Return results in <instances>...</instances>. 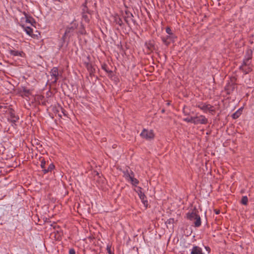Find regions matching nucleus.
<instances>
[{"label": "nucleus", "instance_id": "58836bf2", "mask_svg": "<svg viewBox=\"0 0 254 254\" xmlns=\"http://www.w3.org/2000/svg\"><path fill=\"white\" fill-rule=\"evenodd\" d=\"M183 112L185 114V115L187 116V115H189V113L188 112L186 111L185 110V106L183 108Z\"/></svg>", "mask_w": 254, "mask_h": 254}, {"label": "nucleus", "instance_id": "79ce46f5", "mask_svg": "<svg viewBox=\"0 0 254 254\" xmlns=\"http://www.w3.org/2000/svg\"><path fill=\"white\" fill-rule=\"evenodd\" d=\"M214 211L216 214H219L220 213V210H219L215 209Z\"/></svg>", "mask_w": 254, "mask_h": 254}, {"label": "nucleus", "instance_id": "72a5a7b5", "mask_svg": "<svg viewBox=\"0 0 254 254\" xmlns=\"http://www.w3.org/2000/svg\"><path fill=\"white\" fill-rule=\"evenodd\" d=\"M174 222H175L174 219L171 218H170V219H168L166 221L165 223L167 225V224H169V225L172 224L173 225L174 224Z\"/></svg>", "mask_w": 254, "mask_h": 254}, {"label": "nucleus", "instance_id": "f257e3e1", "mask_svg": "<svg viewBox=\"0 0 254 254\" xmlns=\"http://www.w3.org/2000/svg\"><path fill=\"white\" fill-rule=\"evenodd\" d=\"M187 218L190 221L194 222V226L195 227H199L201 225V219L199 215L198 214V211L194 208L191 212H189L186 214Z\"/></svg>", "mask_w": 254, "mask_h": 254}, {"label": "nucleus", "instance_id": "7c9ffc66", "mask_svg": "<svg viewBox=\"0 0 254 254\" xmlns=\"http://www.w3.org/2000/svg\"><path fill=\"white\" fill-rule=\"evenodd\" d=\"M214 107L210 104H208L207 108V111H208L210 113H213L215 112V110L213 109Z\"/></svg>", "mask_w": 254, "mask_h": 254}, {"label": "nucleus", "instance_id": "2eb2a0df", "mask_svg": "<svg viewBox=\"0 0 254 254\" xmlns=\"http://www.w3.org/2000/svg\"><path fill=\"white\" fill-rule=\"evenodd\" d=\"M166 32L168 34V35L166 36L167 37H171L172 39H171L172 42H174L175 40L177 39V36L172 32V30L170 27H167L166 28Z\"/></svg>", "mask_w": 254, "mask_h": 254}, {"label": "nucleus", "instance_id": "de8ad7c7", "mask_svg": "<svg viewBox=\"0 0 254 254\" xmlns=\"http://www.w3.org/2000/svg\"><path fill=\"white\" fill-rule=\"evenodd\" d=\"M96 174H97V175H99V173H98V172H97Z\"/></svg>", "mask_w": 254, "mask_h": 254}, {"label": "nucleus", "instance_id": "bb28decb", "mask_svg": "<svg viewBox=\"0 0 254 254\" xmlns=\"http://www.w3.org/2000/svg\"><path fill=\"white\" fill-rule=\"evenodd\" d=\"M128 181H130L131 184L134 186H136V185L139 184L138 180L134 178H132L130 177Z\"/></svg>", "mask_w": 254, "mask_h": 254}, {"label": "nucleus", "instance_id": "09e8293b", "mask_svg": "<svg viewBox=\"0 0 254 254\" xmlns=\"http://www.w3.org/2000/svg\"><path fill=\"white\" fill-rule=\"evenodd\" d=\"M97 254V253H94V254Z\"/></svg>", "mask_w": 254, "mask_h": 254}, {"label": "nucleus", "instance_id": "a878e982", "mask_svg": "<svg viewBox=\"0 0 254 254\" xmlns=\"http://www.w3.org/2000/svg\"><path fill=\"white\" fill-rule=\"evenodd\" d=\"M241 115V111H240V109H239L232 114V117L233 119H237Z\"/></svg>", "mask_w": 254, "mask_h": 254}, {"label": "nucleus", "instance_id": "4c0bfd02", "mask_svg": "<svg viewBox=\"0 0 254 254\" xmlns=\"http://www.w3.org/2000/svg\"><path fill=\"white\" fill-rule=\"evenodd\" d=\"M69 254H75V250L73 248L69 249Z\"/></svg>", "mask_w": 254, "mask_h": 254}, {"label": "nucleus", "instance_id": "412c9836", "mask_svg": "<svg viewBox=\"0 0 254 254\" xmlns=\"http://www.w3.org/2000/svg\"><path fill=\"white\" fill-rule=\"evenodd\" d=\"M81 15L82 19L86 23H89L92 15H89L88 14H82Z\"/></svg>", "mask_w": 254, "mask_h": 254}, {"label": "nucleus", "instance_id": "39448f33", "mask_svg": "<svg viewBox=\"0 0 254 254\" xmlns=\"http://www.w3.org/2000/svg\"><path fill=\"white\" fill-rule=\"evenodd\" d=\"M140 136L145 138L146 140H151L154 138L155 134L153 130H147L144 128L141 133L140 134Z\"/></svg>", "mask_w": 254, "mask_h": 254}, {"label": "nucleus", "instance_id": "c85d7f7f", "mask_svg": "<svg viewBox=\"0 0 254 254\" xmlns=\"http://www.w3.org/2000/svg\"><path fill=\"white\" fill-rule=\"evenodd\" d=\"M25 31L28 35H31L33 33V29L30 27L27 26L25 28Z\"/></svg>", "mask_w": 254, "mask_h": 254}, {"label": "nucleus", "instance_id": "ddd939ff", "mask_svg": "<svg viewBox=\"0 0 254 254\" xmlns=\"http://www.w3.org/2000/svg\"><path fill=\"white\" fill-rule=\"evenodd\" d=\"M138 195L144 206L147 208L148 203L146 195L141 190L138 192Z\"/></svg>", "mask_w": 254, "mask_h": 254}, {"label": "nucleus", "instance_id": "393cba45", "mask_svg": "<svg viewBox=\"0 0 254 254\" xmlns=\"http://www.w3.org/2000/svg\"><path fill=\"white\" fill-rule=\"evenodd\" d=\"M22 92H23L24 93V95L26 97H28L31 94V91L24 87H22Z\"/></svg>", "mask_w": 254, "mask_h": 254}, {"label": "nucleus", "instance_id": "6e6552de", "mask_svg": "<svg viewBox=\"0 0 254 254\" xmlns=\"http://www.w3.org/2000/svg\"><path fill=\"white\" fill-rule=\"evenodd\" d=\"M194 119L193 124L194 125H197L199 124L205 125L208 123L207 119L203 115L194 117Z\"/></svg>", "mask_w": 254, "mask_h": 254}, {"label": "nucleus", "instance_id": "f704fd0d", "mask_svg": "<svg viewBox=\"0 0 254 254\" xmlns=\"http://www.w3.org/2000/svg\"><path fill=\"white\" fill-rule=\"evenodd\" d=\"M46 164V162L45 160H44V159H43L41 160V165H40L41 168H42L43 170L45 169V168Z\"/></svg>", "mask_w": 254, "mask_h": 254}, {"label": "nucleus", "instance_id": "a18cd8bd", "mask_svg": "<svg viewBox=\"0 0 254 254\" xmlns=\"http://www.w3.org/2000/svg\"><path fill=\"white\" fill-rule=\"evenodd\" d=\"M94 5L95 6H96V3H94Z\"/></svg>", "mask_w": 254, "mask_h": 254}, {"label": "nucleus", "instance_id": "cd10ccee", "mask_svg": "<svg viewBox=\"0 0 254 254\" xmlns=\"http://www.w3.org/2000/svg\"><path fill=\"white\" fill-rule=\"evenodd\" d=\"M241 202L242 204L247 205L248 202V198L247 196H243L242 198Z\"/></svg>", "mask_w": 254, "mask_h": 254}, {"label": "nucleus", "instance_id": "a19ab883", "mask_svg": "<svg viewBox=\"0 0 254 254\" xmlns=\"http://www.w3.org/2000/svg\"><path fill=\"white\" fill-rule=\"evenodd\" d=\"M205 249L208 252V253H209L210 252L211 250L209 247H208V246L205 247Z\"/></svg>", "mask_w": 254, "mask_h": 254}, {"label": "nucleus", "instance_id": "a211bd4d", "mask_svg": "<svg viewBox=\"0 0 254 254\" xmlns=\"http://www.w3.org/2000/svg\"><path fill=\"white\" fill-rule=\"evenodd\" d=\"M161 40L163 42V43L166 46H168L170 43L172 42L171 39H172V37H167V36H162L161 37Z\"/></svg>", "mask_w": 254, "mask_h": 254}, {"label": "nucleus", "instance_id": "b1692460", "mask_svg": "<svg viewBox=\"0 0 254 254\" xmlns=\"http://www.w3.org/2000/svg\"><path fill=\"white\" fill-rule=\"evenodd\" d=\"M129 171L130 170H129V168L127 167L126 170L123 171L124 177H125L126 180L127 181H129V179L130 178Z\"/></svg>", "mask_w": 254, "mask_h": 254}, {"label": "nucleus", "instance_id": "aec40b11", "mask_svg": "<svg viewBox=\"0 0 254 254\" xmlns=\"http://www.w3.org/2000/svg\"><path fill=\"white\" fill-rule=\"evenodd\" d=\"M9 54L13 56H22V54L23 53V52H19L18 51L14 50L12 49L9 50Z\"/></svg>", "mask_w": 254, "mask_h": 254}, {"label": "nucleus", "instance_id": "9b49d317", "mask_svg": "<svg viewBox=\"0 0 254 254\" xmlns=\"http://www.w3.org/2000/svg\"><path fill=\"white\" fill-rule=\"evenodd\" d=\"M237 87L236 84L234 83H229L225 86V90L226 91L227 94H231Z\"/></svg>", "mask_w": 254, "mask_h": 254}, {"label": "nucleus", "instance_id": "37998d69", "mask_svg": "<svg viewBox=\"0 0 254 254\" xmlns=\"http://www.w3.org/2000/svg\"><path fill=\"white\" fill-rule=\"evenodd\" d=\"M36 144H37V145H39V146H40V147H42V145L40 144V142H37L36 143Z\"/></svg>", "mask_w": 254, "mask_h": 254}, {"label": "nucleus", "instance_id": "4468645a", "mask_svg": "<svg viewBox=\"0 0 254 254\" xmlns=\"http://www.w3.org/2000/svg\"><path fill=\"white\" fill-rule=\"evenodd\" d=\"M84 64L87 69L89 72L90 75L92 76L95 72V69L93 67L92 64L89 62H85Z\"/></svg>", "mask_w": 254, "mask_h": 254}, {"label": "nucleus", "instance_id": "6ab92c4d", "mask_svg": "<svg viewBox=\"0 0 254 254\" xmlns=\"http://www.w3.org/2000/svg\"><path fill=\"white\" fill-rule=\"evenodd\" d=\"M239 69L242 70L245 74L250 73L252 70V66L251 65H249L246 67H243V66H240L239 67Z\"/></svg>", "mask_w": 254, "mask_h": 254}, {"label": "nucleus", "instance_id": "5701e85b", "mask_svg": "<svg viewBox=\"0 0 254 254\" xmlns=\"http://www.w3.org/2000/svg\"><path fill=\"white\" fill-rule=\"evenodd\" d=\"M55 168V165L53 163H51L47 169H43L42 171L43 172L44 174H46L49 172H51L52 170H53Z\"/></svg>", "mask_w": 254, "mask_h": 254}, {"label": "nucleus", "instance_id": "e433bc0d", "mask_svg": "<svg viewBox=\"0 0 254 254\" xmlns=\"http://www.w3.org/2000/svg\"><path fill=\"white\" fill-rule=\"evenodd\" d=\"M107 250L109 254H114V252L112 251L110 247L107 246Z\"/></svg>", "mask_w": 254, "mask_h": 254}, {"label": "nucleus", "instance_id": "7ed1b4c3", "mask_svg": "<svg viewBox=\"0 0 254 254\" xmlns=\"http://www.w3.org/2000/svg\"><path fill=\"white\" fill-rule=\"evenodd\" d=\"M8 115L9 116L7 120L8 121L12 124V126L14 127L16 126V123L19 120V118L16 115L14 110L10 108L8 110Z\"/></svg>", "mask_w": 254, "mask_h": 254}, {"label": "nucleus", "instance_id": "9d476101", "mask_svg": "<svg viewBox=\"0 0 254 254\" xmlns=\"http://www.w3.org/2000/svg\"><path fill=\"white\" fill-rule=\"evenodd\" d=\"M88 3V0H85L84 3L82 4L81 14H88L89 15H92L93 14V11L90 10L87 6Z\"/></svg>", "mask_w": 254, "mask_h": 254}, {"label": "nucleus", "instance_id": "49530a36", "mask_svg": "<svg viewBox=\"0 0 254 254\" xmlns=\"http://www.w3.org/2000/svg\"><path fill=\"white\" fill-rule=\"evenodd\" d=\"M2 108V106L0 105V109L1 108Z\"/></svg>", "mask_w": 254, "mask_h": 254}, {"label": "nucleus", "instance_id": "423d86ee", "mask_svg": "<svg viewBox=\"0 0 254 254\" xmlns=\"http://www.w3.org/2000/svg\"><path fill=\"white\" fill-rule=\"evenodd\" d=\"M252 58V51L251 50L248 51L247 52L246 55L243 60V63L241 66L243 67H246L251 65V59Z\"/></svg>", "mask_w": 254, "mask_h": 254}, {"label": "nucleus", "instance_id": "ea45409f", "mask_svg": "<svg viewBox=\"0 0 254 254\" xmlns=\"http://www.w3.org/2000/svg\"><path fill=\"white\" fill-rule=\"evenodd\" d=\"M129 177L132 178H134V173L131 170L129 171Z\"/></svg>", "mask_w": 254, "mask_h": 254}, {"label": "nucleus", "instance_id": "20e7f679", "mask_svg": "<svg viewBox=\"0 0 254 254\" xmlns=\"http://www.w3.org/2000/svg\"><path fill=\"white\" fill-rule=\"evenodd\" d=\"M124 21L128 27H130V21H131L134 25L137 24L135 20L133 19L134 16L133 14L128 10H126L125 14L123 15Z\"/></svg>", "mask_w": 254, "mask_h": 254}, {"label": "nucleus", "instance_id": "1a4fd4ad", "mask_svg": "<svg viewBox=\"0 0 254 254\" xmlns=\"http://www.w3.org/2000/svg\"><path fill=\"white\" fill-rule=\"evenodd\" d=\"M145 46L147 49L148 53H150L155 50V42L153 40H149L145 43Z\"/></svg>", "mask_w": 254, "mask_h": 254}, {"label": "nucleus", "instance_id": "f8f14e48", "mask_svg": "<svg viewBox=\"0 0 254 254\" xmlns=\"http://www.w3.org/2000/svg\"><path fill=\"white\" fill-rule=\"evenodd\" d=\"M208 104L206 103H203L202 102H198L196 105L194 106L195 107L200 109L201 110L203 111L204 112L206 113L207 112V108Z\"/></svg>", "mask_w": 254, "mask_h": 254}, {"label": "nucleus", "instance_id": "dca6fc26", "mask_svg": "<svg viewBox=\"0 0 254 254\" xmlns=\"http://www.w3.org/2000/svg\"><path fill=\"white\" fill-rule=\"evenodd\" d=\"M190 254H204L201 248L197 246H193L190 252Z\"/></svg>", "mask_w": 254, "mask_h": 254}, {"label": "nucleus", "instance_id": "f3484780", "mask_svg": "<svg viewBox=\"0 0 254 254\" xmlns=\"http://www.w3.org/2000/svg\"><path fill=\"white\" fill-rule=\"evenodd\" d=\"M114 22L119 25L120 27H122L124 25L122 18L118 15L114 16Z\"/></svg>", "mask_w": 254, "mask_h": 254}, {"label": "nucleus", "instance_id": "0eeeda50", "mask_svg": "<svg viewBox=\"0 0 254 254\" xmlns=\"http://www.w3.org/2000/svg\"><path fill=\"white\" fill-rule=\"evenodd\" d=\"M51 76L53 79L52 82L53 83H57L58 80L59 79V77L60 76H61L59 72V69L57 67H54L50 72Z\"/></svg>", "mask_w": 254, "mask_h": 254}, {"label": "nucleus", "instance_id": "c756f323", "mask_svg": "<svg viewBox=\"0 0 254 254\" xmlns=\"http://www.w3.org/2000/svg\"><path fill=\"white\" fill-rule=\"evenodd\" d=\"M26 15V22L31 23L32 25L33 23H35L34 19L32 17H31V16L28 17L26 15Z\"/></svg>", "mask_w": 254, "mask_h": 254}, {"label": "nucleus", "instance_id": "4be33fe9", "mask_svg": "<svg viewBox=\"0 0 254 254\" xmlns=\"http://www.w3.org/2000/svg\"><path fill=\"white\" fill-rule=\"evenodd\" d=\"M77 33L81 35H85L86 34L85 27L82 24H81L79 28L78 31L77 32Z\"/></svg>", "mask_w": 254, "mask_h": 254}, {"label": "nucleus", "instance_id": "c9c22d12", "mask_svg": "<svg viewBox=\"0 0 254 254\" xmlns=\"http://www.w3.org/2000/svg\"><path fill=\"white\" fill-rule=\"evenodd\" d=\"M60 109L64 116H67L66 111L62 107H60Z\"/></svg>", "mask_w": 254, "mask_h": 254}, {"label": "nucleus", "instance_id": "c03bdc74", "mask_svg": "<svg viewBox=\"0 0 254 254\" xmlns=\"http://www.w3.org/2000/svg\"><path fill=\"white\" fill-rule=\"evenodd\" d=\"M165 112V110L164 109H163L162 110H161V113H164Z\"/></svg>", "mask_w": 254, "mask_h": 254}, {"label": "nucleus", "instance_id": "473e14b6", "mask_svg": "<svg viewBox=\"0 0 254 254\" xmlns=\"http://www.w3.org/2000/svg\"><path fill=\"white\" fill-rule=\"evenodd\" d=\"M102 68L103 69H104L106 72L108 73H112V71L109 70L108 68L107 67V65L106 64H104L102 65Z\"/></svg>", "mask_w": 254, "mask_h": 254}, {"label": "nucleus", "instance_id": "2f4dec72", "mask_svg": "<svg viewBox=\"0 0 254 254\" xmlns=\"http://www.w3.org/2000/svg\"><path fill=\"white\" fill-rule=\"evenodd\" d=\"M194 119V117H191L190 118H185L183 120L187 123H191L193 124Z\"/></svg>", "mask_w": 254, "mask_h": 254}, {"label": "nucleus", "instance_id": "f03ea898", "mask_svg": "<svg viewBox=\"0 0 254 254\" xmlns=\"http://www.w3.org/2000/svg\"><path fill=\"white\" fill-rule=\"evenodd\" d=\"M78 23L75 20L72 21L69 25H68L65 29V32L63 36L62 39L64 42L66 37L68 38L73 35L75 30L77 28Z\"/></svg>", "mask_w": 254, "mask_h": 254}]
</instances>
